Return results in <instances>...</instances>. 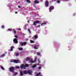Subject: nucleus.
I'll return each instance as SVG.
<instances>
[{"label": "nucleus", "instance_id": "obj_10", "mask_svg": "<svg viewBox=\"0 0 76 76\" xmlns=\"http://www.w3.org/2000/svg\"><path fill=\"white\" fill-rule=\"evenodd\" d=\"M40 63H41V61H40L39 59H38V63L37 65L38 66H42V65L40 64Z\"/></svg>", "mask_w": 76, "mask_h": 76}, {"label": "nucleus", "instance_id": "obj_34", "mask_svg": "<svg viewBox=\"0 0 76 76\" xmlns=\"http://www.w3.org/2000/svg\"><path fill=\"white\" fill-rule=\"evenodd\" d=\"M16 69H19V66H17L15 67Z\"/></svg>", "mask_w": 76, "mask_h": 76}, {"label": "nucleus", "instance_id": "obj_41", "mask_svg": "<svg viewBox=\"0 0 76 76\" xmlns=\"http://www.w3.org/2000/svg\"><path fill=\"white\" fill-rule=\"evenodd\" d=\"M15 38H18V36H15Z\"/></svg>", "mask_w": 76, "mask_h": 76}, {"label": "nucleus", "instance_id": "obj_40", "mask_svg": "<svg viewBox=\"0 0 76 76\" xmlns=\"http://www.w3.org/2000/svg\"><path fill=\"white\" fill-rule=\"evenodd\" d=\"M76 15V13H74L73 14V16H75V15Z\"/></svg>", "mask_w": 76, "mask_h": 76}, {"label": "nucleus", "instance_id": "obj_49", "mask_svg": "<svg viewBox=\"0 0 76 76\" xmlns=\"http://www.w3.org/2000/svg\"><path fill=\"white\" fill-rule=\"evenodd\" d=\"M28 17L27 18V19H28Z\"/></svg>", "mask_w": 76, "mask_h": 76}, {"label": "nucleus", "instance_id": "obj_25", "mask_svg": "<svg viewBox=\"0 0 76 76\" xmlns=\"http://www.w3.org/2000/svg\"><path fill=\"white\" fill-rule=\"evenodd\" d=\"M26 1L28 3H31V1H29V0H27Z\"/></svg>", "mask_w": 76, "mask_h": 76}, {"label": "nucleus", "instance_id": "obj_13", "mask_svg": "<svg viewBox=\"0 0 76 76\" xmlns=\"http://www.w3.org/2000/svg\"><path fill=\"white\" fill-rule=\"evenodd\" d=\"M39 3V2L37 0H35L34 1V4H38Z\"/></svg>", "mask_w": 76, "mask_h": 76}, {"label": "nucleus", "instance_id": "obj_35", "mask_svg": "<svg viewBox=\"0 0 76 76\" xmlns=\"http://www.w3.org/2000/svg\"><path fill=\"white\" fill-rule=\"evenodd\" d=\"M15 55H16V56H19V53H16L15 54Z\"/></svg>", "mask_w": 76, "mask_h": 76}, {"label": "nucleus", "instance_id": "obj_33", "mask_svg": "<svg viewBox=\"0 0 76 76\" xmlns=\"http://www.w3.org/2000/svg\"><path fill=\"white\" fill-rule=\"evenodd\" d=\"M4 25L2 26H1V28L2 29H4Z\"/></svg>", "mask_w": 76, "mask_h": 76}, {"label": "nucleus", "instance_id": "obj_14", "mask_svg": "<svg viewBox=\"0 0 76 76\" xmlns=\"http://www.w3.org/2000/svg\"><path fill=\"white\" fill-rule=\"evenodd\" d=\"M13 48H15V47H14V46H12L11 47H10V50H9V51H13Z\"/></svg>", "mask_w": 76, "mask_h": 76}, {"label": "nucleus", "instance_id": "obj_21", "mask_svg": "<svg viewBox=\"0 0 76 76\" xmlns=\"http://www.w3.org/2000/svg\"><path fill=\"white\" fill-rule=\"evenodd\" d=\"M23 72L24 74H27L28 73V71H24Z\"/></svg>", "mask_w": 76, "mask_h": 76}, {"label": "nucleus", "instance_id": "obj_11", "mask_svg": "<svg viewBox=\"0 0 76 76\" xmlns=\"http://www.w3.org/2000/svg\"><path fill=\"white\" fill-rule=\"evenodd\" d=\"M36 23H39V21L38 20H37L35 22H34L33 24L34 26L36 25Z\"/></svg>", "mask_w": 76, "mask_h": 76}, {"label": "nucleus", "instance_id": "obj_47", "mask_svg": "<svg viewBox=\"0 0 76 76\" xmlns=\"http://www.w3.org/2000/svg\"><path fill=\"white\" fill-rule=\"evenodd\" d=\"M34 7H35V5H34Z\"/></svg>", "mask_w": 76, "mask_h": 76}, {"label": "nucleus", "instance_id": "obj_6", "mask_svg": "<svg viewBox=\"0 0 76 76\" xmlns=\"http://www.w3.org/2000/svg\"><path fill=\"white\" fill-rule=\"evenodd\" d=\"M13 41L14 42V44H18V40H17V39L15 38L13 40Z\"/></svg>", "mask_w": 76, "mask_h": 76}, {"label": "nucleus", "instance_id": "obj_42", "mask_svg": "<svg viewBox=\"0 0 76 76\" xmlns=\"http://www.w3.org/2000/svg\"><path fill=\"white\" fill-rule=\"evenodd\" d=\"M27 22H28V23H29V20H28V21Z\"/></svg>", "mask_w": 76, "mask_h": 76}, {"label": "nucleus", "instance_id": "obj_39", "mask_svg": "<svg viewBox=\"0 0 76 76\" xmlns=\"http://www.w3.org/2000/svg\"><path fill=\"white\" fill-rule=\"evenodd\" d=\"M26 29V27H24V29Z\"/></svg>", "mask_w": 76, "mask_h": 76}, {"label": "nucleus", "instance_id": "obj_2", "mask_svg": "<svg viewBox=\"0 0 76 76\" xmlns=\"http://www.w3.org/2000/svg\"><path fill=\"white\" fill-rule=\"evenodd\" d=\"M37 57H35L34 61H33L31 59L30 61V63H34V62H35L36 61V60H37Z\"/></svg>", "mask_w": 76, "mask_h": 76}, {"label": "nucleus", "instance_id": "obj_5", "mask_svg": "<svg viewBox=\"0 0 76 76\" xmlns=\"http://www.w3.org/2000/svg\"><path fill=\"white\" fill-rule=\"evenodd\" d=\"M26 44V42H24L23 43L22 42H20V45H21V46H23V45H25Z\"/></svg>", "mask_w": 76, "mask_h": 76}, {"label": "nucleus", "instance_id": "obj_19", "mask_svg": "<svg viewBox=\"0 0 76 76\" xmlns=\"http://www.w3.org/2000/svg\"><path fill=\"white\" fill-rule=\"evenodd\" d=\"M37 65H36L35 64H34L32 66V68H35V67H37Z\"/></svg>", "mask_w": 76, "mask_h": 76}, {"label": "nucleus", "instance_id": "obj_28", "mask_svg": "<svg viewBox=\"0 0 76 76\" xmlns=\"http://www.w3.org/2000/svg\"><path fill=\"white\" fill-rule=\"evenodd\" d=\"M5 56V54H3L2 55H1V57H3Z\"/></svg>", "mask_w": 76, "mask_h": 76}, {"label": "nucleus", "instance_id": "obj_4", "mask_svg": "<svg viewBox=\"0 0 76 76\" xmlns=\"http://www.w3.org/2000/svg\"><path fill=\"white\" fill-rule=\"evenodd\" d=\"M13 62L15 63H20V61L19 60H14L12 61Z\"/></svg>", "mask_w": 76, "mask_h": 76}, {"label": "nucleus", "instance_id": "obj_29", "mask_svg": "<svg viewBox=\"0 0 76 76\" xmlns=\"http://www.w3.org/2000/svg\"><path fill=\"white\" fill-rule=\"evenodd\" d=\"M47 34V31H45V32L44 33V35H46V34Z\"/></svg>", "mask_w": 76, "mask_h": 76}, {"label": "nucleus", "instance_id": "obj_46", "mask_svg": "<svg viewBox=\"0 0 76 76\" xmlns=\"http://www.w3.org/2000/svg\"><path fill=\"white\" fill-rule=\"evenodd\" d=\"M56 1V0H53V1Z\"/></svg>", "mask_w": 76, "mask_h": 76}, {"label": "nucleus", "instance_id": "obj_43", "mask_svg": "<svg viewBox=\"0 0 76 76\" xmlns=\"http://www.w3.org/2000/svg\"><path fill=\"white\" fill-rule=\"evenodd\" d=\"M17 13L18 12H15V13H16V14H17Z\"/></svg>", "mask_w": 76, "mask_h": 76}, {"label": "nucleus", "instance_id": "obj_32", "mask_svg": "<svg viewBox=\"0 0 76 76\" xmlns=\"http://www.w3.org/2000/svg\"><path fill=\"white\" fill-rule=\"evenodd\" d=\"M14 75H17V74H18V72H14Z\"/></svg>", "mask_w": 76, "mask_h": 76}, {"label": "nucleus", "instance_id": "obj_16", "mask_svg": "<svg viewBox=\"0 0 76 76\" xmlns=\"http://www.w3.org/2000/svg\"><path fill=\"white\" fill-rule=\"evenodd\" d=\"M37 54L38 56H39L40 57H41V53L40 52H37Z\"/></svg>", "mask_w": 76, "mask_h": 76}, {"label": "nucleus", "instance_id": "obj_7", "mask_svg": "<svg viewBox=\"0 0 76 76\" xmlns=\"http://www.w3.org/2000/svg\"><path fill=\"white\" fill-rule=\"evenodd\" d=\"M39 45H35L34 47V49H38V47H39Z\"/></svg>", "mask_w": 76, "mask_h": 76}, {"label": "nucleus", "instance_id": "obj_23", "mask_svg": "<svg viewBox=\"0 0 76 76\" xmlns=\"http://www.w3.org/2000/svg\"><path fill=\"white\" fill-rule=\"evenodd\" d=\"M8 31H12V28H8Z\"/></svg>", "mask_w": 76, "mask_h": 76}, {"label": "nucleus", "instance_id": "obj_15", "mask_svg": "<svg viewBox=\"0 0 76 76\" xmlns=\"http://www.w3.org/2000/svg\"><path fill=\"white\" fill-rule=\"evenodd\" d=\"M27 73L29 74V75H31V74H32V71L29 70L27 71Z\"/></svg>", "mask_w": 76, "mask_h": 76}, {"label": "nucleus", "instance_id": "obj_51", "mask_svg": "<svg viewBox=\"0 0 76 76\" xmlns=\"http://www.w3.org/2000/svg\"><path fill=\"white\" fill-rule=\"evenodd\" d=\"M41 23H40V24Z\"/></svg>", "mask_w": 76, "mask_h": 76}, {"label": "nucleus", "instance_id": "obj_20", "mask_svg": "<svg viewBox=\"0 0 76 76\" xmlns=\"http://www.w3.org/2000/svg\"><path fill=\"white\" fill-rule=\"evenodd\" d=\"M20 75H21V76H23V72L22 71H20Z\"/></svg>", "mask_w": 76, "mask_h": 76}, {"label": "nucleus", "instance_id": "obj_3", "mask_svg": "<svg viewBox=\"0 0 76 76\" xmlns=\"http://www.w3.org/2000/svg\"><path fill=\"white\" fill-rule=\"evenodd\" d=\"M54 9V6H50L49 9V11L50 12H51V11L53 10Z\"/></svg>", "mask_w": 76, "mask_h": 76}, {"label": "nucleus", "instance_id": "obj_8", "mask_svg": "<svg viewBox=\"0 0 76 76\" xmlns=\"http://www.w3.org/2000/svg\"><path fill=\"white\" fill-rule=\"evenodd\" d=\"M14 69H15V68L14 67H11L10 68L9 70L10 72H13V71L14 70Z\"/></svg>", "mask_w": 76, "mask_h": 76}, {"label": "nucleus", "instance_id": "obj_45", "mask_svg": "<svg viewBox=\"0 0 76 76\" xmlns=\"http://www.w3.org/2000/svg\"><path fill=\"white\" fill-rule=\"evenodd\" d=\"M10 53H8L9 55H10Z\"/></svg>", "mask_w": 76, "mask_h": 76}, {"label": "nucleus", "instance_id": "obj_30", "mask_svg": "<svg viewBox=\"0 0 76 76\" xmlns=\"http://www.w3.org/2000/svg\"><path fill=\"white\" fill-rule=\"evenodd\" d=\"M56 2L57 3H60V1L59 0H58L56 1Z\"/></svg>", "mask_w": 76, "mask_h": 76}, {"label": "nucleus", "instance_id": "obj_1", "mask_svg": "<svg viewBox=\"0 0 76 76\" xmlns=\"http://www.w3.org/2000/svg\"><path fill=\"white\" fill-rule=\"evenodd\" d=\"M28 66L29 65L27 64H23L21 65L20 68L21 69H26V67H28Z\"/></svg>", "mask_w": 76, "mask_h": 76}, {"label": "nucleus", "instance_id": "obj_18", "mask_svg": "<svg viewBox=\"0 0 76 76\" xmlns=\"http://www.w3.org/2000/svg\"><path fill=\"white\" fill-rule=\"evenodd\" d=\"M0 68L1 69H2V70H4V68L2 66H0Z\"/></svg>", "mask_w": 76, "mask_h": 76}, {"label": "nucleus", "instance_id": "obj_48", "mask_svg": "<svg viewBox=\"0 0 76 76\" xmlns=\"http://www.w3.org/2000/svg\"><path fill=\"white\" fill-rule=\"evenodd\" d=\"M24 26H26V25H24Z\"/></svg>", "mask_w": 76, "mask_h": 76}, {"label": "nucleus", "instance_id": "obj_12", "mask_svg": "<svg viewBox=\"0 0 76 76\" xmlns=\"http://www.w3.org/2000/svg\"><path fill=\"white\" fill-rule=\"evenodd\" d=\"M45 5L46 7H48V2L47 1H45Z\"/></svg>", "mask_w": 76, "mask_h": 76}, {"label": "nucleus", "instance_id": "obj_44", "mask_svg": "<svg viewBox=\"0 0 76 76\" xmlns=\"http://www.w3.org/2000/svg\"><path fill=\"white\" fill-rule=\"evenodd\" d=\"M18 7L19 8H20V6H18Z\"/></svg>", "mask_w": 76, "mask_h": 76}, {"label": "nucleus", "instance_id": "obj_17", "mask_svg": "<svg viewBox=\"0 0 76 76\" xmlns=\"http://www.w3.org/2000/svg\"><path fill=\"white\" fill-rule=\"evenodd\" d=\"M34 38L35 39H37V38H38V36L37 35H35L34 36V37H33V39H34Z\"/></svg>", "mask_w": 76, "mask_h": 76}, {"label": "nucleus", "instance_id": "obj_9", "mask_svg": "<svg viewBox=\"0 0 76 76\" xmlns=\"http://www.w3.org/2000/svg\"><path fill=\"white\" fill-rule=\"evenodd\" d=\"M47 22L46 21L45 22L42 23H41V26H45V25H47Z\"/></svg>", "mask_w": 76, "mask_h": 76}, {"label": "nucleus", "instance_id": "obj_26", "mask_svg": "<svg viewBox=\"0 0 76 76\" xmlns=\"http://www.w3.org/2000/svg\"><path fill=\"white\" fill-rule=\"evenodd\" d=\"M28 32L30 34H31V31H30V29H28Z\"/></svg>", "mask_w": 76, "mask_h": 76}, {"label": "nucleus", "instance_id": "obj_38", "mask_svg": "<svg viewBox=\"0 0 76 76\" xmlns=\"http://www.w3.org/2000/svg\"><path fill=\"white\" fill-rule=\"evenodd\" d=\"M18 30L20 31V30H21V29H20V28H18Z\"/></svg>", "mask_w": 76, "mask_h": 76}, {"label": "nucleus", "instance_id": "obj_24", "mask_svg": "<svg viewBox=\"0 0 76 76\" xmlns=\"http://www.w3.org/2000/svg\"><path fill=\"white\" fill-rule=\"evenodd\" d=\"M18 49L20 50H23L22 48H18Z\"/></svg>", "mask_w": 76, "mask_h": 76}, {"label": "nucleus", "instance_id": "obj_27", "mask_svg": "<svg viewBox=\"0 0 76 76\" xmlns=\"http://www.w3.org/2000/svg\"><path fill=\"white\" fill-rule=\"evenodd\" d=\"M30 42L31 43H34V41L33 40H31L30 41Z\"/></svg>", "mask_w": 76, "mask_h": 76}, {"label": "nucleus", "instance_id": "obj_36", "mask_svg": "<svg viewBox=\"0 0 76 76\" xmlns=\"http://www.w3.org/2000/svg\"><path fill=\"white\" fill-rule=\"evenodd\" d=\"M40 67H39L38 68V69H41V66H40Z\"/></svg>", "mask_w": 76, "mask_h": 76}, {"label": "nucleus", "instance_id": "obj_22", "mask_svg": "<svg viewBox=\"0 0 76 76\" xmlns=\"http://www.w3.org/2000/svg\"><path fill=\"white\" fill-rule=\"evenodd\" d=\"M30 60V58H26V61H28Z\"/></svg>", "mask_w": 76, "mask_h": 76}, {"label": "nucleus", "instance_id": "obj_50", "mask_svg": "<svg viewBox=\"0 0 76 76\" xmlns=\"http://www.w3.org/2000/svg\"><path fill=\"white\" fill-rule=\"evenodd\" d=\"M7 6H9V5H8Z\"/></svg>", "mask_w": 76, "mask_h": 76}, {"label": "nucleus", "instance_id": "obj_37", "mask_svg": "<svg viewBox=\"0 0 76 76\" xmlns=\"http://www.w3.org/2000/svg\"><path fill=\"white\" fill-rule=\"evenodd\" d=\"M37 27L38 28H39V27H40V26L39 25H38V26H37Z\"/></svg>", "mask_w": 76, "mask_h": 76}, {"label": "nucleus", "instance_id": "obj_31", "mask_svg": "<svg viewBox=\"0 0 76 76\" xmlns=\"http://www.w3.org/2000/svg\"><path fill=\"white\" fill-rule=\"evenodd\" d=\"M13 32H14V34H16V31H15V29H13Z\"/></svg>", "mask_w": 76, "mask_h": 76}]
</instances>
